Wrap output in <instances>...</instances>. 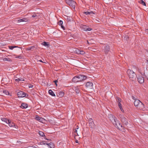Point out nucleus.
<instances>
[{
  "label": "nucleus",
  "mask_w": 148,
  "mask_h": 148,
  "mask_svg": "<svg viewBox=\"0 0 148 148\" xmlns=\"http://www.w3.org/2000/svg\"><path fill=\"white\" fill-rule=\"evenodd\" d=\"M86 78V76L79 75L74 77L72 79V81L74 82L82 81L85 79Z\"/></svg>",
  "instance_id": "f257e3e1"
},
{
  "label": "nucleus",
  "mask_w": 148,
  "mask_h": 148,
  "mask_svg": "<svg viewBox=\"0 0 148 148\" xmlns=\"http://www.w3.org/2000/svg\"><path fill=\"white\" fill-rule=\"evenodd\" d=\"M134 106L140 110H142L144 108L143 104L139 100L136 99L134 103Z\"/></svg>",
  "instance_id": "f03ea898"
},
{
  "label": "nucleus",
  "mask_w": 148,
  "mask_h": 148,
  "mask_svg": "<svg viewBox=\"0 0 148 148\" xmlns=\"http://www.w3.org/2000/svg\"><path fill=\"white\" fill-rule=\"evenodd\" d=\"M127 72L130 79L132 81H134L136 78V75L134 72L130 69L128 70Z\"/></svg>",
  "instance_id": "7ed1b4c3"
},
{
  "label": "nucleus",
  "mask_w": 148,
  "mask_h": 148,
  "mask_svg": "<svg viewBox=\"0 0 148 148\" xmlns=\"http://www.w3.org/2000/svg\"><path fill=\"white\" fill-rule=\"evenodd\" d=\"M119 117L120 118L121 122L123 123L126 125L128 124V122L127 119L125 118L124 116L122 114H120L119 115Z\"/></svg>",
  "instance_id": "20e7f679"
},
{
  "label": "nucleus",
  "mask_w": 148,
  "mask_h": 148,
  "mask_svg": "<svg viewBox=\"0 0 148 148\" xmlns=\"http://www.w3.org/2000/svg\"><path fill=\"white\" fill-rule=\"evenodd\" d=\"M66 1L67 4L73 8H75L76 3L72 0H66Z\"/></svg>",
  "instance_id": "39448f33"
},
{
  "label": "nucleus",
  "mask_w": 148,
  "mask_h": 148,
  "mask_svg": "<svg viewBox=\"0 0 148 148\" xmlns=\"http://www.w3.org/2000/svg\"><path fill=\"white\" fill-rule=\"evenodd\" d=\"M116 101L118 103V105L119 108L122 112H124V110L123 109L122 107L121 104V99L119 97H117L116 99Z\"/></svg>",
  "instance_id": "423d86ee"
},
{
  "label": "nucleus",
  "mask_w": 148,
  "mask_h": 148,
  "mask_svg": "<svg viewBox=\"0 0 148 148\" xmlns=\"http://www.w3.org/2000/svg\"><path fill=\"white\" fill-rule=\"evenodd\" d=\"M109 118L110 121L114 124L115 123L117 120L116 118L112 114H110L109 115Z\"/></svg>",
  "instance_id": "0eeeda50"
},
{
  "label": "nucleus",
  "mask_w": 148,
  "mask_h": 148,
  "mask_svg": "<svg viewBox=\"0 0 148 148\" xmlns=\"http://www.w3.org/2000/svg\"><path fill=\"white\" fill-rule=\"evenodd\" d=\"M81 28L84 31H90L92 30V28H89L88 26L81 25L80 26Z\"/></svg>",
  "instance_id": "6e6552de"
},
{
  "label": "nucleus",
  "mask_w": 148,
  "mask_h": 148,
  "mask_svg": "<svg viewBox=\"0 0 148 148\" xmlns=\"http://www.w3.org/2000/svg\"><path fill=\"white\" fill-rule=\"evenodd\" d=\"M89 127L92 128H94L95 127V125L94 123L92 120L91 118H90L89 119Z\"/></svg>",
  "instance_id": "1a4fd4ad"
},
{
  "label": "nucleus",
  "mask_w": 148,
  "mask_h": 148,
  "mask_svg": "<svg viewBox=\"0 0 148 148\" xmlns=\"http://www.w3.org/2000/svg\"><path fill=\"white\" fill-rule=\"evenodd\" d=\"M115 125L116 127H117L118 129L120 130L121 127H122V125L120 123L119 121L117 120L115 122V123L114 124Z\"/></svg>",
  "instance_id": "9d476101"
},
{
  "label": "nucleus",
  "mask_w": 148,
  "mask_h": 148,
  "mask_svg": "<svg viewBox=\"0 0 148 148\" xmlns=\"http://www.w3.org/2000/svg\"><path fill=\"white\" fill-rule=\"evenodd\" d=\"M17 95L18 97H23L26 96L25 93L22 91H19L17 92Z\"/></svg>",
  "instance_id": "9b49d317"
},
{
  "label": "nucleus",
  "mask_w": 148,
  "mask_h": 148,
  "mask_svg": "<svg viewBox=\"0 0 148 148\" xmlns=\"http://www.w3.org/2000/svg\"><path fill=\"white\" fill-rule=\"evenodd\" d=\"M110 50V47L108 45H106L103 49V51L106 54H107Z\"/></svg>",
  "instance_id": "f8f14e48"
},
{
  "label": "nucleus",
  "mask_w": 148,
  "mask_h": 148,
  "mask_svg": "<svg viewBox=\"0 0 148 148\" xmlns=\"http://www.w3.org/2000/svg\"><path fill=\"white\" fill-rule=\"evenodd\" d=\"M86 86L87 88H92L93 87V84L91 82H87L86 84Z\"/></svg>",
  "instance_id": "ddd939ff"
},
{
  "label": "nucleus",
  "mask_w": 148,
  "mask_h": 148,
  "mask_svg": "<svg viewBox=\"0 0 148 148\" xmlns=\"http://www.w3.org/2000/svg\"><path fill=\"white\" fill-rule=\"evenodd\" d=\"M35 119L37 121H39L41 122L42 123L45 121V120L44 119L41 118L38 116H36Z\"/></svg>",
  "instance_id": "4468645a"
},
{
  "label": "nucleus",
  "mask_w": 148,
  "mask_h": 148,
  "mask_svg": "<svg viewBox=\"0 0 148 148\" xmlns=\"http://www.w3.org/2000/svg\"><path fill=\"white\" fill-rule=\"evenodd\" d=\"M138 80L140 84L143 83L144 81L143 77L142 76H139L138 78Z\"/></svg>",
  "instance_id": "2eb2a0df"
},
{
  "label": "nucleus",
  "mask_w": 148,
  "mask_h": 148,
  "mask_svg": "<svg viewBox=\"0 0 148 148\" xmlns=\"http://www.w3.org/2000/svg\"><path fill=\"white\" fill-rule=\"evenodd\" d=\"M47 145L48 147L49 148H54L55 146L53 143L51 142L49 143H47Z\"/></svg>",
  "instance_id": "dca6fc26"
},
{
  "label": "nucleus",
  "mask_w": 148,
  "mask_h": 148,
  "mask_svg": "<svg viewBox=\"0 0 148 148\" xmlns=\"http://www.w3.org/2000/svg\"><path fill=\"white\" fill-rule=\"evenodd\" d=\"M1 120H2V121L6 123H8L9 122V120H8L6 119H5V118H1Z\"/></svg>",
  "instance_id": "f3484780"
},
{
  "label": "nucleus",
  "mask_w": 148,
  "mask_h": 148,
  "mask_svg": "<svg viewBox=\"0 0 148 148\" xmlns=\"http://www.w3.org/2000/svg\"><path fill=\"white\" fill-rule=\"evenodd\" d=\"M8 124H9V126L10 127L14 126L15 128H16V127L15 125L10 120H9V122L8 123Z\"/></svg>",
  "instance_id": "a211bd4d"
},
{
  "label": "nucleus",
  "mask_w": 148,
  "mask_h": 148,
  "mask_svg": "<svg viewBox=\"0 0 148 148\" xmlns=\"http://www.w3.org/2000/svg\"><path fill=\"white\" fill-rule=\"evenodd\" d=\"M21 107L23 109L26 108L27 107V104L25 103H23L21 104Z\"/></svg>",
  "instance_id": "6ab92c4d"
},
{
  "label": "nucleus",
  "mask_w": 148,
  "mask_h": 148,
  "mask_svg": "<svg viewBox=\"0 0 148 148\" xmlns=\"http://www.w3.org/2000/svg\"><path fill=\"white\" fill-rule=\"evenodd\" d=\"M1 59L3 61H11V59L9 58H2Z\"/></svg>",
  "instance_id": "aec40b11"
},
{
  "label": "nucleus",
  "mask_w": 148,
  "mask_h": 148,
  "mask_svg": "<svg viewBox=\"0 0 148 148\" xmlns=\"http://www.w3.org/2000/svg\"><path fill=\"white\" fill-rule=\"evenodd\" d=\"M49 93L53 96H55V95L53 92L51 90H49Z\"/></svg>",
  "instance_id": "412c9836"
},
{
  "label": "nucleus",
  "mask_w": 148,
  "mask_h": 148,
  "mask_svg": "<svg viewBox=\"0 0 148 148\" xmlns=\"http://www.w3.org/2000/svg\"><path fill=\"white\" fill-rule=\"evenodd\" d=\"M84 13L86 15L88 14H95V13L92 12V11H91V12H84Z\"/></svg>",
  "instance_id": "4be33fe9"
},
{
  "label": "nucleus",
  "mask_w": 148,
  "mask_h": 148,
  "mask_svg": "<svg viewBox=\"0 0 148 148\" xmlns=\"http://www.w3.org/2000/svg\"><path fill=\"white\" fill-rule=\"evenodd\" d=\"M27 19L26 18H23V19H21L18 20V22H27Z\"/></svg>",
  "instance_id": "5701e85b"
},
{
  "label": "nucleus",
  "mask_w": 148,
  "mask_h": 148,
  "mask_svg": "<svg viewBox=\"0 0 148 148\" xmlns=\"http://www.w3.org/2000/svg\"><path fill=\"white\" fill-rule=\"evenodd\" d=\"M139 3L143 5L146 6V4L144 1L143 0H140L139 1Z\"/></svg>",
  "instance_id": "b1692460"
},
{
  "label": "nucleus",
  "mask_w": 148,
  "mask_h": 148,
  "mask_svg": "<svg viewBox=\"0 0 148 148\" xmlns=\"http://www.w3.org/2000/svg\"><path fill=\"white\" fill-rule=\"evenodd\" d=\"M59 24L61 26V27H62L64 29V27L62 25V24H63V22L61 20H60L59 22Z\"/></svg>",
  "instance_id": "393cba45"
},
{
  "label": "nucleus",
  "mask_w": 148,
  "mask_h": 148,
  "mask_svg": "<svg viewBox=\"0 0 148 148\" xmlns=\"http://www.w3.org/2000/svg\"><path fill=\"white\" fill-rule=\"evenodd\" d=\"M79 128V127L78 126H76V128L74 130H73V132L75 133H76V134H77V130Z\"/></svg>",
  "instance_id": "a878e982"
},
{
  "label": "nucleus",
  "mask_w": 148,
  "mask_h": 148,
  "mask_svg": "<svg viewBox=\"0 0 148 148\" xmlns=\"http://www.w3.org/2000/svg\"><path fill=\"white\" fill-rule=\"evenodd\" d=\"M3 93H4V95H9V92L7 90H3Z\"/></svg>",
  "instance_id": "bb28decb"
},
{
  "label": "nucleus",
  "mask_w": 148,
  "mask_h": 148,
  "mask_svg": "<svg viewBox=\"0 0 148 148\" xmlns=\"http://www.w3.org/2000/svg\"><path fill=\"white\" fill-rule=\"evenodd\" d=\"M75 92L77 93H78L79 92V88L77 87H76L75 88Z\"/></svg>",
  "instance_id": "cd10ccee"
},
{
  "label": "nucleus",
  "mask_w": 148,
  "mask_h": 148,
  "mask_svg": "<svg viewBox=\"0 0 148 148\" xmlns=\"http://www.w3.org/2000/svg\"><path fill=\"white\" fill-rule=\"evenodd\" d=\"M80 50L79 49H77L75 50V51L77 54H80Z\"/></svg>",
  "instance_id": "c85d7f7f"
},
{
  "label": "nucleus",
  "mask_w": 148,
  "mask_h": 148,
  "mask_svg": "<svg viewBox=\"0 0 148 148\" xmlns=\"http://www.w3.org/2000/svg\"><path fill=\"white\" fill-rule=\"evenodd\" d=\"M32 17L33 18L36 17V18H38V17L37 15L36 14H34L32 15Z\"/></svg>",
  "instance_id": "c756f323"
},
{
  "label": "nucleus",
  "mask_w": 148,
  "mask_h": 148,
  "mask_svg": "<svg viewBox=\"0 0 148 148\" xmlns=\"http://www.w3.org/2000/svg\"><path fill=\"white\" fill-rule=\"evenodd\" d=\"M46 144V141H43L40 142V144L41 145H45Z\"/></svg>",
  "instance_id": "7c9ffc66"
},
{
  "label": "nucleus",
  "mask_w": 148,
  "mask_h": 148,
  "mask_svg": "<svg viewBox=\"0 0 148 148\" xmlns=\"http://www.w3.org/2000/svg\"><path fill=\"white\" fill-rule=\"evenodd\" d=\"M15 80L16 82L18 81H24V79H22V78H18V79H16Z\"/></svg>",
  "instance_id": "2f4dec72"
},
{
  "label": "nucleus",
  "mask_w": 148,
  "mask_h": 148,
  "mask_svg": "<svg viewBox=\"0 0 148 148\" xmlns=\"http://www.w3.org/2000/svg\"><path fill=\"white\" fill-rule=\"evenodd\" d=\"M59 95L61 96H63L64 95V92H63L62 91H60L59 92Z\"/></svg>",
  "instance_id": "473e14b6"
},
{
  "label": "nucleus",
  "mask_w": 148,
  "mask_h": 148,
  "mask_svg": "<svg viewBox=\"0 0 148 148\" xmlns=\"http://www.w3.org/2000/svg\"><path fill=\"white\" fill-rule=\"evenodd\" d=\"M85 53V52L83 51L80 50V54L81 55H84Z\"/></svg>",
  "instance_id": "72a5a7b5"
},
{
  "label": "nucleus",
  "mask_w": 148,
  "mask_h": 148,
  "mask_svg": "<svg viewBox=\"0 0 148 148\" xmlns=\"http://www.w3.org/2000/svg\"><path fill=\"white\" fill-rule=\"evenodd\" d=\"M73 135L74 136V138H75V139H76V136H79L77 133V134L76 133H75L74 132H73Z\"/></svg>",
  "instance_id": "f704fd0d"
},
{
  "label": "nucleus",
  "mask_w": 148,
  "mask_h": 148,
  "mask_svg": "<svg viewBox=\"0 0 148 148\" xmlns=\"http://www.w3.org/2000/svg\"><path fill=\"white\" fill-rule=\"evenodd\" d=\"M16 58H18L19 59H22V58H23V56H21V55H19V56H17L16 57Z\"/></svg>",
  "instance_id": "c9c22d12"
},
{
  "label": "nucleus",
  "mask_w": 148,
  "mask_h": 148,
  "mask_svg": "<svg viewBox=\"0 0 148 148\" xmlns=\"http://www.w3.org/2000/svg\"><path fill=\"white\" fill-rule=\"evenodd\" d=\"M16 47V46H9V48L11 50L13 49V48H14L15 47Z\"/></svg>",
  "instance_id": "e433bc0d"
},
{
  "label": "nucleus",
  "mask_w": 148,
  "mask_h": 148,
  "mask_svg": "<svg viewBox=\"0 0 148 148\" xmlns=\"http://www.w3.org/2000/svg\"><path fill=\"white\" fill-rule=\"evenodd\" d=\"M39 135L41 136H42L43 135H44V133L41 131H40L39 132Z\"/></svg>",
  "instance_id": "4c0bfd02"
},
{
  "label": "nucleus",
  "mask_w": 148,
  "mask_h": 148,
  "mask_svg": "<svg viewBox=\"0 0 148 148\" xmlns=\"http://www.w3.org/2000/svg\"><path fill=\"white\" fill-rule=\"evenodd\" d=\"M34 48V47H29L27 49V50L28 51L30 50L31 49H33Z\"/></svg>",
  "instance_id": "58836bf2"
},
{
  "label": "nucleus",
  "mask_w": 148,
  "mask_h": 148,
  "mask_svg": "<svg viewBox=\"0 0 148 148\" xmlns=\"http://www.w3.org/2000/svg\"><path fill=\"white\" fill-rule=\"evenodd\" d=\"M53 82L55 83L56 86H57V82H58V80H55L53 81Z\"/></svg>",
  "instance_id": "ea45409f"
},
{
  "label": "nucleus",
  "mask_w": 148,
  "mask_h": 148,
  "mask_svg": "<svg viewBox=\"0 0 148 148\" xmlns=\"http://www.w3.org/2000/svg\"><path fill=\"white\" fill-rule=\"evenodd\" d=\"M42 45L44 46H46V42H44L42 43Z\"/></svg>",
  "instance_id": "a19ab883"
},
{
  "label": "nucleus",
  "mask_w": 148,
  "mask_h": 148,
  "mask_svg": "<svg viewBox=\"0 0 148 148\" xmlns=\"http://www.w3.org/2000/svg\"><path fill=\"white\" fill-rule=\"evenodd\" d=\"M33 86V85L31 84H30L29 85V88H32Z\"/></svg>",
  "instance_id": "79ce46f5"
},
{
  "label": "nucleus",
  "mask_w": 148,
  "mask_h": 148,
  "mask_svg": "<svg viewBox=\"0 0 148 148\" xmlns=\"http://www.w3.org/2000/svg\"><path fill=\"white\" fill-rule=\"evenodd\" d=\"M49 46V45L48 42H47V47H48Z\"/></svg>",
  "instance_id": "37998d69"
},
{
  "label": "nucleus",
  "mask_w": 148,
  "mask_h": 148,
  "mask_svg": "<svg viewBox=\"0 0 148 148\" xmlns=\"http://www.w3.org/2000/svg\"><path fill=\"white\" fill-rule=\"evenodd\" d=\"M75 139L76 140H75V142H76V143H78V141L76 139Z\"/></svg>",
  "instance_id": "c03bdc74"
},
{
  "label": "nucleus",
  "mask_w": 148,
  "mask_h": 148,
  "mask_svg": "<svg viewBox=\"0 0 148 148\" xmlns=\"http://www.w3.org/2000/svg\"><path fill=\"white\" fill-rule=\"evenodd\" d=\"M146 32L148 33V29H146Z\"/></svg>",
  "instance_id": "a18cd8bd"
},
{
  "label": "nucleus",
  "mask_w": 148,
  "mask_h": 148,
  "mask_svg": "<svg viewBox=\"0 0 148 148\" xmlns=\"http://www.w3.org/2000/svg\"><path fill=\"white\" fill-rule=\"evenodd\" d=\"M93 39H91V40H89V41H90V42H92V41H93Z\"/></svg>",
  "instance_id": "49530a36"
},
{
  "label": "nucleus",
  "mask_w": 148,
  "mask_h": 148,
  "mask_svg": "<svg viewBox=\"0 0 148 148\" xmlns=\"http://www.w3.org/2000/svg\"><path fill=\"white\" fill-rule=\"evenodd\" d=\"M87 42H88V44H89V42H88V40L87 41ZM90 43H91V42H90Z\"/></svg>",
  "instance_id": "de8ad7c7"
},
{
  "label": "nucleus",
  "mask_w": 148,
  "mask_h": 148,
  "mask_svg": "<svg viewBox=\"0 0 148 148\" xmlns=\"http://www.w3.org/2000/svg\"><path fill=\"white\" fill-rule=\"evenodd\" d=\"M134 97H133L132 98L134 99Z\"/></svg>",
  "instance_id": "09e8293b"
},
{
  "label": "nucleus",
  "mask_w": 148,
  "mask_h": 148,
  "mask_svg": "<svg viewBox=\"0 0 148 148\" xmlns=\"http://www.w3.org/2000/svg\"><path fill=\"white\" fill-rule=\"evenodd\" d=\"M96 21H97L99 22V21L98 20H97V19L96 20Z\"/></svg>",
  "instance_id": "8fccbe9b"
},
{
  "label": "nucleus",
  "mask_w": 148,
  "mask_h": 148,
  "mask_svg": "<svg viewBox=\"0 0 148 148\" xmlns=\"http://www.w3.org/2000/svg\"><path fill=\"white\" fill-rule=\"evenodd\" d=\"M40 61L42 62V61L41 60H40Z\"/></svg>",
  "instance_id": "3c124183"
},
{
  "label": "nucleus",
  "mask_w": 148,
  "mask_h": 148,
  "mask_svg": "<svg viewBox=\"0 0 148 148\" xmlns=\"http://www.w3.org/2000/svg\"><path fill=\"white\" fill-rule=\"evenodd\" d=\"M147 80H148V78H147Z\"/></svg>",
  "instance_id": "603ef678"
}]
</instances>
